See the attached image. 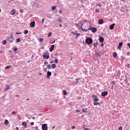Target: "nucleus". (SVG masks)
<instances>
[{
    "instance_id": "obj_28",
    "label": "nucleus",
    "mask_w": 130,
    "mask_h": 130,
    "mask_svg": "<svg viewBox=\"0 0 130 130\" xmlns=\"http://www.w3.org/2000/svg\"><path fill=\"white\" fill-rule=\"evenodd\" d=\"M2 44H3V45H6V44H7V41L4 40L2 42Z\"/></svg>"
},
{
    "instance_id": "obj_32",
    "label": "nucleus",
    "mask_w": 130,
    "mask_h": 130,
    "mask_svg": "<svg viewBox=\"0 0 130 130\" xmlns=\"http://www.w3.org/2000/svg\"><path fill=\"white\" fill-rule=\"evenodd\" d=\"M28 30H25L24 31V34H25L26 35L28 34Z\"/></svg>"
},
{
    "instance_id": "obj_45",
    "label": "nucleus",
    "mask_w": 130,
    "mask_h": 130,
    "mask_svg": "<svg viewBox=\"0 0 130 130\" xmlns=\"http://www.w3.org/2000/svg\"><path fill=\"white\" fill-rule=\"evenodd\" d=\"M118 130H122V127L120 126V127H119Z\"/></svg>"
},
{
    "instance_id": "obj_6",
    "label": "nucleus",
    "mask_w": 130,
    "mask_h": 130,
    "mask_svg": "<svg viewBox=\"0 0 130 130\" xmlns=\"http://www.w3.org/2000/svg\"><path fill=\"white\" fill-rule=\"evenodd\" d=\"M42 128L43 130H48L47 129V124H43L42 125Z\"/></svg>"
},
{
    "instance_id": "obj_19",
    "label": "nucleus",
    "mask_w": 130,
    "mask_h": 130,
    "mask_svg": "<svg viewBox=\"0 0 130 130\" xmlns=\"http://www.w3.org/2000/svg\"><path fill=\"white\" fill-rule=\"evenodd\" d=\"M113 57H114V58H116V57H117V53L116 52L113 53Z\"/></svg>"
},
{
    "instance_id": "obj_53",
    "label": "nucleus",
    "mask_w": 130,
    "mask_h": 130,
    "mask_svg": "<svg viewBox=\"0 0 130 130\" xmlns=\"http://www.w3.org/2000/svg\"><path fill=\"white\" fill-rule=\"evenodd\" d=\"M126 54H127V55H130V52H128L126 53Z\"/></svg>"
},
{
    "instance_id": "obj_48",
    "label": "nucleus",
    "mask_w": 130,
    "mask_h": 130,
    "mask_svg": "<svg viewBox=\"0 0 130 130\" xmlns=\"http://www.w3.org/2000/svg\"><path fill=\"white\" fill-rule=\"evenodd\" d=\"M54 62V61H53V60H52L50 61V63H53Z\"/></svg>"
},
{
    "instance_id": "obj_59",
    "label": "nucleus",
    "mask_w": 130,
    "mask_h": 130,
    "mask_svg": "<svg viewBox=\"0 0 130 130\" xmlns=\"http://www.w3.org/2000/svg\"><path fill=\"white\" fill-rule=\"evenodd\" d=\"M36 129H38V126H36Z\"/></svg>"
},
{
    "instance_id": "obj_4",
    "label": "nucleus",
    "mask_w": 130,
    "mask_h": 130,
    "mask_svg": "<svg viewBox=\"0 0 130 130\" xmlns=\"http://www.w3.org/2000/svg\"><path fill=\"white\" fill-rule=\"evenodd\" d=\"M79 25H81L80 28H81V30H82V31H84L85 32H87V31H88V29H85L83 28V23H82V21H80L79 22Z\"/></svg>"
},
{
    "instance_id": "obj_30",
    "label": "nucleus",
    "mask_w": 130,
    "mask_h": 130,
    "mask_svg": "<svg viewBox=\"0 0 130 130\" xmlns=\"http://www.w3.org/2000/svg\"><path fill=\"white\" fill-rule=\"evenodd\" d=\"M16 42H21V39L18 38L16 40Z\"/></svg>"
},
{
    "instance_id": "obj_42",
    "label": "nucleus",
    "mask_w": 130,
    "mask_h": 130,
    "mask_svg": "<svg viewBox=\"0 0 130 130\" xmlns=\"http://www.w3.org/2000/svg\"><path fill=\"white\" fill-rule=\"evenodd\" d=\"M112 84H113V85H115V81H113L112 82Z\"/></svg>"
},
{
    "instance_id": "obj_24",
    "label": "nucleus",
    "mask_w": 130,
    "mask_h": 130,
    "mask_svg": "<svg viewBox=\"0 0 130 130\" xmlns=\"http://www.w3.org/2000/svg\"><path fill=\"white\" fill-rule=\"evenodd\" d=\"M72 34H73V35H77L78 34V33L77 32V31H72Z\"/></svg>"
},
{
    "instance_id": "obj_58",
    "label": "nucleus",
    "mask_w": 130,
    "mask_h": 130,
    "mask_svg": "<svg viewBox=\"0 0 130 130\" xmlns=\"http://www.w3.org/2000/svg\"><path fill=\"white\" fill-rule=\"evenodd\" d=\"M19 94H16V97L19 98Z\"/></svg>"
},
{
    "instance_id": "obj_14",
    "label": "nucleus",
    "mask_w": 130,
    "mask_h": 130,
    "mask_svg": "<svg viewBox=\"0 0 130 130\" xmlns=\"http://www.w3.org/2000/svg\"><path fill=\"white\" fill-rule=\"evenodd\" d=\"M115 25V23H114L110 26V30H113L114 29V25Z\"/></svg>"
},
{
    "instance_id": "obj_27",
    "label": "nucleus",
    "mask_w": 130,
    "mask_h": 130,
    "mask_svg": "<svg viewBox=\"0 0 130 130\" xmlns=\"http://www.w3.org/2000/svg\"><path fill=\"white\" fill-rule=\"evenodd\" d=\"M9 123H10V122H9V120H6L5 121V124H9Z\"/></svg>"
},
{
    "instance_id": "obj_17",
    "label": "nucleus",
    "mask_w": 130,
    "mask_h": 130,
    "mask_svg": "<svg viewBox=\"0 0 130 130\" xmlns=\"http://www.w3.org/2000/svg\"><path fill=\"white\" fill-rule=\"evenodd\" d=\"M39 42H43L44 39V38H38Z\"/></svg>"
},
{
    "instance_id": "obj_61",
    "label": "nucleus",
    "mask_w": 130,
    "mask_h": 130,
    "mask_svg": "<svg viewBox=\"0 0 130 130\" xmlns=\"http://www.w3.org/2000/svg\"><path fill=\"white\" fill-rule=\"evenodd\" d=\"M98 6H99V7H101V4H99L98 5Z\"/></svg>"
},
{
    "instance_id": "obj_37",
    "label": "nucleus",
    "mask_w": 130,
    "mask_h": 130,
    "mask_svg": "<svg viewBox=\"0 0 130 130\" xmlns=\"http://www.w3.org/2000/svg\"><path fill=\"white\" fill-rule=\"evenodd\" d=\"M19 12H20V13H23V12H24V10L21 9L19 10Z\"/></svg>"
},
{
    "instance_id": "obj_41",
    "label": "nucleus",
    "mask_w": 130,
    "mask_h": 130,
    "mask_svg": "<svg viewBox=\"0 0 130 130\" xmlns=\"http://www.w3.org/2000/svg\"><path fill=\"white\" fill-rule=\"evenodd\" d=\"M99 12H100L99 9H96V10H95V12H96V13H99Z\"/></svg>"
},
{
    "instance_id": "obj_34",
    "label": "nucleus",
    "mask_w": 130,
    "mask_h": 130,
    "mask_svg": "<svg viewBox=\"0 0 130 130\" xmlns=\"http://www.w3.org/2000/svg\"><path fill=\"white\" fill-rule=\"evenodd\" d=\"M55 63H58V60L57 59H56L54 60Z\"/></svg>"
},
{
    "instance_id": "obj_16",
    "label": "nucleus",
    "mask_w": 130,
    "mask_h": 130,
    "mask_svg": "<svg viewBox=\"0 0 130 130\" xmlns=\"http://www.w3.org/2000/svg\"><path fill=\"white\" fill-rule=\"evenodd\" d=\"M103 23H104L103 19L99 20V24H100V25H102V24H103Z\"/></svg>"
},
{
    "instance_id": "obj_13",
    "label": "nucleus",
    "mask_w": 130,
    "mask_h": 130,
    "mask_svg": "<svg viewBox=\"0 0 130 130\" xmlns=\"http://www.w3.org/2000/svg\"><path fill=\"white\" fill-rule=\"evenodd\" d=\"M54 49V45H51V48L49 49L50 52H52V51H53Z\"/></svg>"
},
{
    "instance_id": "obj_36",
    "label": "nucleus",
    "mask_w": 130,
    "mask_h": 130,
    "mask_svg": "<svg viewBox=\"0 0 130 130\" xmlns=\"http://www.w3.org/2000/svg\"><path fill=\"white\" fill-rule=\"evenodd\" d=\"M75 26L77 28H78V27H79V26H80V24L75 23Z\"/></svg>"
},
{
    "instance_id": "obj_56",
    "label": "nucleus",
    "mask_w": 130,
    "mask_h": 130,
    "mask_svg": "<svg viewBox=\"0 0 130 130\" xmlns=\"http://www.w3.org/2000/svg\"><path fill=\"white\" fill-rule=\"evenodd\" d=\"M111 89H114V87L113 86V85H112V86H111Z\"/></svg>"
},
{
    "instance_id": "obj_52",
    "label": "nucleus",
    "mask_w": 130,
    "mask_h": 130,
    "mask_svg": "<svg viewBox=\"0 0 130 130\" xmlns=\"http://www.w3.org/2000/svg\"><path fill=\"white\" fill-rule=\"evenodd\" d=\"M42 24H43L44 23V18H43L42 19Z\"/></svg>"
},
{
    "instance_id": "obj_29",
    "label": "nucleus",
    "mask_w": 130,
    "mask_h": 130,
    "mask_svg": "<svg viewBox=\"0 0 130 130\" xmlns=\"http://www.w3.org/2000/svg\"><path fill=\"white\" fill-rule=\"evenodd\" d=\"M97 45H98V42H95L93 44V46H94V47H97Z\"/></svg>"
},
{
    "instance_id": "obj_1",
    "label": "nucleus",
    "mask_w": 130,
    "mask_h": 130,
    "mask_svg": "<svg viewBox=\"0 0 130 130\" xmlns=\"http://www.w3.org/2000/svg\"><path fill=\"white\" fill-rule=\"evenodd\" d=\"M93 42V40L91 38H88L86 39V43H87V44H92V43Z\"/></svg>"
},
{
    "instance_id": "obj_8",
    "label": "nucleus",
    "mask_w": 130,
    "mask_h": 130,
    "mask_svg": "<svg viewBox=\"0 0 130 130\" xmlns=\"http://www.w3.org/2000/svg\"><path fill=\"white\" fill-rule=\"evenodd\" d=\"M107 95H108V92L107 91H103L102 93V96L103 97H105V96H107Z\"/></svg>"
},
{
    "instance_id": "obj_54",
    "label": "nucleus",
    "mask_w": 130,
    "mask_h": 130,
    "mask_svg": "<svg viewBox=\"0 0 130 130\" xmlns=\"http://www.w3.org/2000/svg\"><path fill=\"white\" fill-rule=\"evenodd\" d=\"M78 80H79V79H78V78H76V84H77V83H78Z\"/></svg>"
},
{
    "instance_id": "obj_50",
    "label": "nucleus",
    "mask_w": 130,
    "mask_h": 130,
    "mask_svg": "<svg viewBox=\"0 0 130 130\" xmlns=\"http://www.w3.org/2000/svg\"><path fill=\"white\" fill-rule=\"evenodd\" d=\"M44 64L45 65L48 64V62H45Z\"/></svg>"
},
{
    "instance_id": "obj_11",
    "label": "nucleus",
    "mask_w": 130,
    "mask_h": 130,
    "mask_svg": "<svg viewBox=\"0 0 130 130\" xmlns=\"http://www.w3.org/2000/svg\"><path fill=\"white\" fill-rule=\"evenodd\" d=\"M35 26V21H32L30 24V26L31 27V28L34 27Z\"/></svg>"
},
{
    "instance_id": "obj_18",
    "label": "nucleus",
    "mask_w": 130,
    "mask_h": 130,
    "mask_svg": "<svg viewBox=\"0 0 130 130\" xmlns=\"http://www.w3.org/2000/svg\"><path fill=\"white\" fill-rule=\"evenodd\" d=\"M99 40H100V42L102 43V42H103V41H104V38L101 37H100Z\"/></svg>"
},
{
    "instance_id": "obj_33",
    "label": "nucleus",
    "mask_w": 130,
    "mask_h": 130,
    "mask_svg": "<svg viewBox=\"0 0 130 130\" xmlns=\"http://www.w3.org/2000/svg\"><path fill=\"white\" fill-rule=\"evenodd\" d=\"M52 35V33L51 32H50L48 34V37H50L51 35Z\"/></svg>"
},
{
    "instance_id": "obj_60",
    "label": "nucleus",
    "mask_w": 130,
    "mask_h": 130,
    "mask_svg": "<svg viewBox=\"0 0 130 130\" xmlns=\"http://www.w3.org/2000/svg\"><path fill=\"white\" fill-rule=\"evenodd\" d=\"M76 112H80V110H76Z\"/></svg>"
},
{
    "instance_id": "obj_10",
    "label": "nucleus",
    "mask_w": 130,
    "mask_h": 130,
    "mask_svg": "<svg viewBox=\"0 0 130 130\" xmlns=\"http://www.w3.org/2000/svg\"><path fill=\"white\" fill-rule=\"evenodd\" d=\"M51 76V72H48L47 74V79H50V76Z\"/></svg>"
},
{
    "instance_id": "obj_49",
    "label": "nucleus",
    "mask_w": 130,
    "mask_h": 130,
    "mask_svg": "<svg viewBox=\"0 0 130 130\" xmlns=\"http://www.w3.org/2000/svg\"><path fill=\"white\" fill-rule=\"evenodd\" d=\"M16 113H17V112H16L15 111L12 112V114H16Z\"/></svg>"
},
{
    "instance_id": "obj_21",
    "label": "nucleus",
    "mask_w": 130,
    "mask_h": 130,
    "mask_svg": "<svg viewBox=\"0 0 130 130\" xmlns=\"http://www.w3.org/2000/svg\"><path fill=\"white\" fill-rule=\"evenodd\" d=\"M10 89V86L7 85V87L5 88L4 91H8Z\"/></svg>"
},
{
    "instance_id": "obj_64",
    "label": "nucleus",
    "mask_w": 130,
    "mask_h": 130,
    "mask_svg": "<svg viewBox=\"0 0 130 130\" xmlns=\"http://www.w3.org/2000/svg\"><path fill=\"white\" fill-rule=\"evenodd\" d=\"M32 119H35V117H33Z\"/></svg>"
},
{
    "instance_id": "obj_44",
    "label": "nucleus",
    "mask_w": 130,
    "mask_h": 130,
    "mask_svg": "<svg viewBox=\"0 0 130 130\" xmlns=\"http://www.w3.org/2000/svg\"><path fill=\"white\" fill-rule=\"evenodd\" d=\"M82 111L84 112V113H87V111H85L84 109L82 110Z\"/></svg>"
},
{
    "instance_id": "obj_38",
    "label": "nucleus",
    "mask_w": 130,
    "mask_h": 130,
    "mask_svg": "<svg viewBox=\"0 0 130 130\" xmlns=\"http://www.w3.org/2000/svg\"><path fill=\"white\" fill-rule=\"evenodd\" d=\"M58 13H59L60 14H61V13H62V10H59L58 11Z\"/></svg>"
},
{
    "instance_id": "obj_35",
    "label": "nucleus",
    "mask_w": 130,
    "mask_h": 130,
    "mask_svg": "<svg viewBox=\"0 0 130 130\" xmlns=\"http://www.w3.org/2000/svg\"><path fill=\"white\" fill-rule=\"evenodd\" d=\"M47 18H49V19H50V18H51V15H50V14H48V15H47Z\"/></svg>"
},
{
    "instance_id": "obj_63",
    "label": "nucleus",
    "mask_w": 130,
    "mask_h": 130,
    "mask_svg": "<svg viewBox=\"0 0 130 130\" xmlns=\"http://www.w3.org/2000/svg\"><path fill=\"white\" fill-rule=\"evenodd\" d=\"M16 128L17 130H19V128L18 127H16Z\"/></svg>"
},
{
    "instance_id": "obj_2",
    "label": "nucleus",
    "mask_w": 130,
    "mask_h": 130,
    "mask_svg": "<svg viewBox=\"0 0 130 130\" xmlns=\"http://www.w3.org/2000/svg\"><path fill=\"white\" fill-rule=\"evenodd\" d=\"M92 98L93 99V101L94 102H98V101L99 100V99H98V96L95 94L92 95Z\"/></svg>"
},
{
    "instance_id": "obj_20",
    "label": "nucleus",
    "mask_w": 130,
    "mask_h": 130,
    "mask_svg": "<svg viewBox=\"0 0 130 130\" xmlns=\"http://www.w3.org/2000/svg\"><path fill=\"white\" fill-rule=\"evenodd\" d=\"M52 69H55L56 68V65L55 64H52L51 66Z\"/></svg>"
},
{
    "instance_id": "obj_55",
    "label": "nucleus",
    "mask_w": 130,
    "mask_h": 130,
    "mask_svg": "<svg viewBox=\"0 0 130 130\" xmlns=\"http://www.w3.org/2000/svg\"><path fill=\"white\" fill-rule=\"evenodd\" d=\"M16 34L19 35V34H22L21 32H16Z\"/></svg>"
},
{
    "instance_id": "obj_39",
    "label": "nucleus",
    "mask_w": 130,
    "mask_h": 130,
    "mask_svg": "<svg viewBox=\"0 0 130 130\" xmlns=\"http://www.w3.org/2000/svg\"><path fill=\"white\" fill-rule=\"evenodd\" d=\"M71 128H72V129H75V128H76V126H73L71 127Z\"/></svg>"
},
{
    "instance_id": "obj_5",
    "label": "nucleus",
    "mask_w": 130,
    "mask_h": 130,
    "mask_svg": "<svg viewBox=\"0 0 130 130\" xmlns=\"http://www.w3.org/2000/svg\"><path fill=\"white\" fill-rule=\"evenodd\" d=\"M95 55L98 57H99L102 55V53H101V52L98 51L95 52Z\"/></svg>"
},
{
    "instance_id": "obj_46",
    "label": "nucleus",
    "mask_w": 130,
    "mask_h": 130,
    "mask_svg": "<svg viewBox=\"0 0 130 130\" xmlns=\"http://www.w3.org/2000/svg\"><path fill=\"white\" fill-rule=\"evenodd\" d=\"M11 68V66H7L6 67V69H9V68Z\"/></svg>"
},
{
    "instance_id": "obj_9",
    "label": "nucleus",
    "mask_w": 130,
    "mask_h": 130,
    "mask_svg": "<svg viewBox=\"0 0 130 130\" xmlns=\"http://www.w3.org/2000/svg\"><path fill=\"white\" fill-rule=\"evenodd\" d=\"M8 41H9V42H13V41H14V37H13V36H11L8 39Z\"/></svg>"
},
{
    "instance_id": "obj_51",
    "label": "nucleus",
    "mask_w": 130,
    "mask_h": 130,
    "mask_svg": "<svg viewBox=\"0 0 130 130\" xmlns=\"http://www.w3.org/2000/svg\"><path fill=\"white\" fill-rule=\"evenodd\" d=\"M34 124V122H30V125H33Z\"/></svg>"
},
{
    "instance_id": "obj_25",
    "label": "nucleus",
    "mask_w": 130,
    "mask_h": 130,
    "mask_svg": "<svg viewBox=\"0 0 130 130\" xmlns=\"http://www.w3.org/2000/svg\"><path fill=\"white\" fill-rule=\"evenodd\" d=\"M63 93L64 95H68V92H67V91L66 90H63Z\"/></svg>"
},
{
    "instance_id": "obj_31",
    "label": "nucleus",
    "mask_w": 130,
    "mask_h": 130,
    "mask_svg": "<svg viewBox=\"0 0 130 130\" xmlns=\"http://www.w3.org/2000/svg\"><path fill=\"white\" fill-rule=\"evenodd\" d=\"M55 9H56V7H55V6H52L51 8V9L52 10V11H54V10H55Z\"/></svg>"
},
{
    "instance_id": "obj_15",
    "label": "nucleus",
    "mask_w": 130,
    "mask_h": 130,
    "mask_svg": "<svg viewBox=\"0 0 130 130\" xmlns=\"http://www.w3.org/2000/svg\"><path fill=\"white\" fill-rule=\"evenodd\" d=\"M16 14V10L15 9H13L11 12V15H15Z\"/></svg>"
},
{
    "instance_id": "obj_43",
    "label": "nucleus",
    "mask_w": 130,
    "mask_h": 130,
    "mask_svg": "<svg viewBox=\"0 0 130 130\" xmlns=\"http://www.w3.org/2000/svg\"><path fill=\"white\" fill-rule=\"evenodd\" d=\"M17 50H18L17 48H15L14 49V51H17Z\"/></svg>"
},
{
    "instance_id": "obj_7",
    "label": "nucleus",
    "mask_w": 130,
    "mask_h": 130,
    "mask_svg": "<svg viewBox=\"0 0 130 130\" xmlns=\"http://www.w3.org/2000/svg\"><path fill=\"white\" fill-rule=\"evenodd\" d=\"M43 57L44 59H48L50 56H49V54H48V55H43Z\"/></svg>"
},
{
    "instance_id": "obj_47",
    "label": "nucleus",
    "mask_w": 130,
    "mask_h": 130,
    "mask_svg": "<svg viewBox=\"0 0 130 130\" xmlns=\"http://www.w3.org/2000/svg\"><path fill=\"white\" fill-rule=\"evenodd\" d=\"M127 45L128 46V47L130 48V43H128L127 44Z\"/></svg>"
},
{
    "instance_id": "obj_23",
    "label": "nucleus",
    "mask_w": 130,
    "mask_h": 130,
    "mask_svg": "<svg viewBox=\"0 0 130 130\" xmlns=\"http://www.w3.org/2000/svg\"><path fill=\"white\" fill-rule=\"evenodd\" d=\"M93 105L96 106V105H100V103H98L97 102H95L94 103H93Z\"/></svg>"
},
{
    "instance_id": "obj_22",
    "label": "nucleus",
    "mask_w": 130,
    "mask_h": 130,
    "mask_svg": "<svg viewBox=\"0 0 130 130\" xmlns=\"http://www.w3.org/2000/svg\"><path fill=\"white\" fill-rule=\"evenodd\" d=\"M22 124V125L24 126V127H26V126H27V122L24 121V122H23Z\"/></svg>"
},
{
    "instance_id": "obj_62",
    "label": "nucleus",
    "mask_w": 130,
    "mask_h": 130,
    "mask_svg": "<svg viewBox=\"0 0 130 130\" xmlns=\"http://www.w3.org/2000/svg\"><path fill=\"white\" fill-rule=\"evenodd\" d=\"M84 130H89V128H84Z\"/></svg>"
},
{
    "instance_id": "obj_12",
    "label": "nucleus",
    "mask_w": 130,
    "mask_h": 130,
    "mask_svg": "<svg viewBox=\"0 0 130 130\" xmlns=\"http://www.w3.org/2000/svg\"><path fill=\"white\" fill-rule=\"evenodd\" d=\"M123 44V43H122V42H121L119 44V45L118 46V49H121V47H122Z\"/></svg>"
},
{
    "instance_id": "obj_40",
    "label": "nucleus",
    "mask_w": 130,
    "mask_h": 130,
    "mask_svg": "<svg viewBox=\"0 0 130 130\" xmlns=\"http://www.w3.org/2000/svg\"><path fill=\"white\" fill-rule=\"evenodd\" d=\"M127 68H128V69H130V64H127Z\"/></svg>"
},
{
    "instance_id": "obj_57",
    "label": "nucleus",
    "mask_w": 130,
    "mask_h": 130,
    "mask_svg": "<svg viewBox=\"0 0 130 130\" xmlns=\"http://www.w3.org/2000/svg\"><path fill=\"white\" fill-rule=\"evenodd\" d=\"M18 119H19V120H20V119H21V117L19 116V117H18Z\"/></svg>"
},
{
    "instance_id": "obj_3",
    "label": "nucleus",
    "mask_w": 130,
    "mask_h": 130,
    "mask_svg": "<svg viewBox=\"0 0 130 130\" xmlns=\"http://www.w3.org/2000/svg\"><path fill=\"white\" fill-rule=\"evenodd\" d=\"M91 30V32H92V33H95L97 32V28L96 27H90V28H88V29H87V30Z\"/></svg>"
},
{
    "instance_id": "obj_26",
    "label": "nucleus",
    "mask_w": 130,
    "mask_h": 130,
    "mask_svg": "<svg viewBox=\"0 0 130 130\" xmlns=\"http://www.w3.org/2000/svg\"><path fill=\"white\" fill-rule=\"evenodd\" d=\"M47 69L48 70H50V69H51V66L50 64H48L47 66Z\"/></svg>"
}]
</instances>
